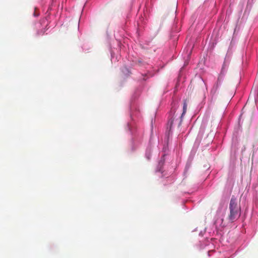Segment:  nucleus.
Listing matches in <instances>:
<instances>
[{
    "label": "nucleus",
    "mask_w": 258,
    "mask_h": 258,
    "mask_svg": "<svg viewBox=\"0 0 258 258\" xmlns=\"http://www.w3.org/2000/svg\"><path fill=\"white\" fill-rule=\"evenodd\" d=\"M229 210L230 214L228 216V219L231 222H233L239 217L241 213L240 207L237 205L236 199L231 198L229 204Z\"/></svg>",
    "instance_id": "1"
},
{
    "label": "nucleus",
    "mask_w": 258,
    "mask_h": 258,
    "mask_svg": "<svg viewBox=\"0 0 258 258\" xmlns=\"http://www.w3.org/2000/svg\"><path fill=\"white\" fill-rule=\"evenodd\" d=\"M230 62V57L228 56V55H226L223 64L222 65V67L220 72V73L219 75V77L218 78L217 81L216 83L215 84L212 90V92H215L216 90L218 89V88L221 85L222 82L223 80V78L227 72V71L228 70V68L229 66V64Z\"/></svg>",
    "instance_id": "2"
},
{
    "label": "nucleus",
    "mask_w": 258,
    "mask_h": 258,
    "mask_svg": "<svg viewBox=\"0 0 258 258\" xmlns=\"http://www.w3.org/2000/svg\"><path fill=\"white\" fill-rule=\"evenodd\" d=\"M187 109V104L186 103V100L184 101L183 105V111L181 114V117L185 113Z\"/></svg>",
    "instance_id": "3"
},
{
    "label": "nucleus",
    "mask_w": 258,
    "mask_h": 258,
    "mask_svg": "<svg viewBox=\"0 0 258 258\" xmlns=\"http://www.w3.org/2000/svg\"><path fill=\"white\" fill-rule=\"evenodd\" d=\"M122 72L123 74L127 75L128 73H129V71L128 69L126 68H124L122 70Z\"/></svg>",
    "instance_id": "4"
},
{
    "label": "nucleus",
    "mask_w": 258,
    "mask_h": 258,
    "mask_svg": "<svg viewBox=\"0 0 258 258\" xmlns=\"http://www.w3.org/2000/svg\"><path fill=\"white\" fill-rule=\"evenodd\" d=\"M173 121H174V119H172V118H171L169 121H168V124H170V127L172 126V124H173Z\"/></svg>",
    "instance_id": "5"
},
{
    "label": "nucleus",
    "mask_w": 258,
    "mask_h": 258,
    "mask_svg": "<svg viewBox=\"0 0 258 258\" xmlns=\"http://www.w3.org/2000/svg\"><path fill=\"white\" fill-rule=\"evenodd\" d=\"M33 15H34L35 17L38 16V15H36V13H35V12H34V13Z\"/></svg>",
    "instance_id": "6"
},
{
    "label": "nucleus",
    "mask_w": 258,
    "mask_h": 258,
    "mask_svg": "<svg viewBox=\"0 0 258 258\" xmlns=\"http://www.w3.org/2000/svg\"><path fill=\"white\" fill-rule=\"evenodd\" d=\"M111 57L112 58L113 57V54H112V52L111 53Z\"/></svg>",
    "instance_id": "7"
},
{
    "label": "nucleus",
    "mask_w": 258,
    "mask_h": 258,
    "mask_svg": "<svg viewBox=\"0 0 258 258\" xmlns=\"http://www.w3.org/2000/svg\"><path fill=\"white\" fill-rule=\"evenodd\" d=\"M138 62H139V63H142V61L140 60H139Z\"/></svg>",
    "instance_id": "8"
},
{
    "label": "nucleus",
    "mask_w": 258,
    "mask_h": 258,
    "mask_svg": "<svg viewBox=\"0 0 258 258\" xmlns=\"http://www.w3.org/2000/svg\"><path fill=\"white\" fill-rule=\"evenodd\" d=\"M42 21L43 22H44V21H45V19H43Z\"/></svg>",
    "instance_id": "9"
}]
</instances>
